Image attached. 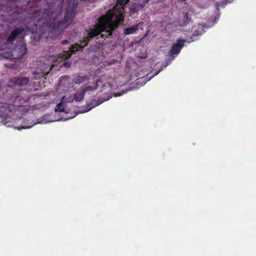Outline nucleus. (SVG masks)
<instances>
[{"instance_id": "14", "label": "nucleus", "mask_w": 256, "mask_h": 256, "mask_svg": "<svg viewBox=\"0 0 256 256\" xmlns=\"http://www.w3.org/2000/svg\"><path fill=\"white\" fill-rule=\"evenodd\" d=\"M56 112H64V108L63 106L62 102H60L58 104L54 109Z\"/></svg>"}, {"instance_id": "7", "label": "nucleus", "mask_w": 256, "mask_h": 256, "mask_svg": "<svg viewBox=\"0 0 256 256\" xmlns=\"http://www.w3.org/2000/svg\"><path fill=\"white\" fill-rule=\"evenodd\" d=\"M26 52V43L22 42V44L15 47L12 50V55L14 56V58H22Z\"/></svg>"}, {"instance_id": "20", "label": "nucleus", "mask_w": 256, "mask_h": 256, "mask_svg": "<svg viewBox=\"0 0 256 256\" xmlns=\"http://www.w3.org/2000/svg\"><path fill=\"white\" fill-rule=\"evenodd\" d=\"M4 122L5 124H6L8 123V122H6L5 120H4Z\"/></svg>"}, {"instance_id": "15", "label": "nucleus", "mask_w": 256, "mask_h": 256, "mask_svg": "<svg viewBox=\"0 0 256 256\" xmlns=\"http://www.w3.org/2000/svg\"><path fill=\"white\" fill-rule=\"evenodd\" d=\"M188 22H189V20H188V13L186 12L184 14V20H183V24H186Z\"/></svg>"}, {"instance_id": "1", "label": "nucleus", "mask_w": 256, "mask_h": 256, "mask_svg": "<svg viewBox=\"0 0 256 256\" xmlns=\"http://www.w3.org/2000/svg\"><path fill=\"white\" fill-rule=\"evenodd\" d=\"M75 11L76 7L73 6L70 10H66L64 18L60 20L62 16L61 12H58L52 18L54 10L50 8H44L41 11L36 26L41 25L44 31L62 32L72 23L75 16Z\"/></svg>"}, {"instance_id": "6", "label": "nucleus", "mask_w": 256, "mask_h": 256, "mask_svg": "<svg viewBox=\"0 0 256 256\" xmlns=\"http://www.w3.org/2000/svg\"><path fill=\"white\" fill-rule=\"evenodd\" d=\"M82 41L80 42V45L78 44H73L70 47L68 51L62 52V53L60 54L61 60H68L71 56L72 54H75L76 52L79 51L80 50L82 51V48L85 46H84V44H82Z\"/></svg>"}, {"instance_id": "19", "label": "nucleus", "mask_w": 256, "mask_h": 256, "mask_svg": "<svg viewBox=\"0 0 256 256\" xmlns=\"http://www.w3.org/2000/svg\"><path fill=\"white\" fill-rule=\"evenodd\" d=\"M148 1H149V0H146V2L144 3L147 4V3H148Z\"/></svg>"}, {"instance_id": "4", "label": "nucleus", "mask_w": 256, "mask_h": 256, "mask_svg": "<svg viewBox=\"0 0 256 256\" xmlns=\"http://www.w3.org/2000/svg\"><path fill=\"white\" fill-rule=\"evenodd\" d=\"M130 0H118V4L112 10H110L108 11H110L112 14V19L117 20V18L120 16L122 18V20L120 21V24L123 22L124 16L123 12L124 10V6L127 4Z\"/></svg>"}, {"instance_id": "3", "label": "nucleus", "mask_w": 256, "mask_h": 256, "mask_svg": "<svg viewBox=\"0 0 256 256\" xmlns=\"http://www.w3.org/2000/svg\"><path fill=\"white\" fill-rule=\"evenodd\" d=\"M29 82V78L26 76H16L11 78L8 81V84L6 86V92L9 95L8 96L12 97L14 96V86H26Z\"/></svg>"}, {"instance_id": "13", "label": "nucleus", "mask_w": 256, "mask_h": 256, "mask_svg": "<svg viewBox=\"0 0 256 256\" xmlns=\"http://www.w3.org/2000/svg\"><path fill=\"white\" fill-rule=\"evenodd\" d=\"M86 78H87L86 76H78L74 80V82L75 84H80L84 82Z\"/></svg>"}, {"instance_id": "12", "label": "nucleus", "mask_w": 256, "mask_h": 256, "mask_svg": "<svg viewBox=\"0 0 256 256\" xmlns=\"http://www.w3.org/2000/svg\"><path fill=\"white\" fill-rule=\"evenodd\" d=\"M84 96V94L82 90L80 92H76L74 96V100L76 102H80L83 99Z\"/></svg>"}, {"instance_id": "9", "label": "nucleus", "mask_w": 256, "mask_h": 256, "mask_svg": "<svg viewBox=\"0 0 256 256\" xmlns=\"http://www.w3.org/2000/svg\"><path fill=\"white\" fill-rule=\"evenodd\" d=\"M186 40L182 39H178L176 42L172 46L170 54L171 56H174L175 54H178L180 52L182 48L184 47Z\"/></svg>"}, {"instance_id": "8", "label": "nucleus", "mask_w": 256, "mask_h": 256, "mask_svg": "<svg viewBox=\"0 0 256 256\" xmlns=\"http://www.w3.org/2000/svg\"><path fill=\"white\" fill-rule=\"evenodd\" d=\"M54 66V64H48L45 66V68L42 70H40V72H33L32 74L34 75V78L38 79L46 76L50 72Z\"/></svg>"}, {"instance_id": "18", "label": "nucleus", "mask_w": 256, "mask_h": 256, "mask_svg": "<svg viewBox=\"0 0 256 256\" xmlns=\"http://www.w3.org/2000/svg\"><path fill=\"white\" fill-rule=\"evenodd\" d=\"M22 128H24V127L22 126V127H20H20H18V130H20Z\"/></svg>"}, {"instance_id": "11", "label": "nucleus", "mask_w": 256, "mask_h": 256, "mask_svg": "<svg viewBox=\"0 0 256 256\" xmlns=\"http://www.w3.org/2000/svg\"><path fill=\"white\" fill-rule=\"evenodd\" d=\"M138 30V25L136 24V25H134L130 28H124V34L126 35L132 34L135 33Z\"/></svg>"}, {"instance_id": "2", "label": "nucleus", "mask_w": 256, "mask_h": 256, "mask_svg": "<svg viewBox=\"0 0 256 256\" xmlns=\"http://www.w3.org/2000/svg\"><path fill=\"white\" fill-rule=\"evenodd\" d=\"M112 16L110 11H108L106 14L102 15L98 18L97 23L88 30V35L82 42L84 46H87L92 38L100 34V36L104 39L112 35L114 30L120 24L122 18L120 16L117 20H113Z\"/></svg>"}, {"instance_id": "5", "label": "nucleus", "mask_w": 256, "mask_h": 256, "mask_svg": "<svg viewBox=\"0 0 256 256\" xmlns=\"http://www.w3.org/2000/svg\"><path fill=\"white\" fill-rule=\"evenodd\" d=\"M24 32V28H16L13 30L10 35L6 39V48L12 49L13 48V44L14 40L18 36H20Z\"/></svg>"}, {"instance_id": "17", "label": "nucleus", "mask_w": 256, "mask_h": 256, "mask_svg": "<svg viewBox=\"0 0 256 256\" xmlns=\"http://www.w3.org/2000/svg\"><path fill=\"white\" fill-rule=\"evenodd\" d=\"M68 40H62V42H61V43L62 44H67L68 42Z\"/></svg>"}, {"instance_id": "16", "label": "nucleus", "mask_w": 256, "mask_h": 256, "mask_svg": "<svg viewBox=\"0 0 256 256\" xmlns=\"http://www.w3.org/2000/svg\"><path fill=\"white\" fill-rule=\"evenodd\" d=\"M70 65H71V62H64V61L62 64V66L66 68H69L70 66Z\"/></svg>"}, {"instance_id": "10", "label": "nucleus", "mask_w": 256, "mask_h": 256, "mask_svg": "<svg viewBox=\"0 0 256 256\" xmlns=\"http://www.w3.org/2000/svg\"><path fill=\"white\" fill-rule=\"evenodd\" d=\"M100 81V80H96L93 86H86L82 90V92H83L84 94H85V93L86 92H90V91H92L93 90H96L97 88L98 87V83Z\"/></svg>"}]
</instances>
